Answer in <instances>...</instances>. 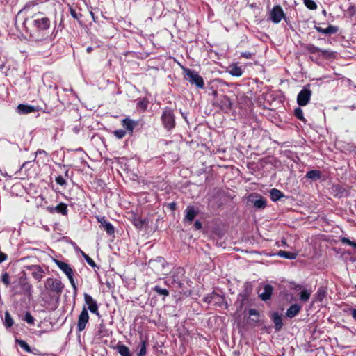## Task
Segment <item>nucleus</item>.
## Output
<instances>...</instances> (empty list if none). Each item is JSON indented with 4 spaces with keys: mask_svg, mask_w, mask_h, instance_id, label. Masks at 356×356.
<instances>
[{
    "mask_svg": "<svg viewBox=\"0 0 356 356\" xmlns=\"http://www.w3.org/2000/svg\"><path fill=\"white\" fill-rule=\"evenodd\" d=\"M320 52L321 53L322 56H323L326 58H330L333 57V56H334V53L329 50L321 49V51H320Z\"/></svg>",
    "mask_w": 356,
    "mask_h": 356,
    "instance_id": "c03bdc74",
    "label": "nucleus"
},
{
    "mask_svg": "<svg viewBox=\"0 0 356 356\" xmlns=\"http://www.w3.org/2000/svg\"><path fill=\"white\" fill-rule=\"evenodd\" d=\"M92 51V47H89L87 48V51L90 52Z\"/></svg>",
    "mask_w": 356,
    "mask_h": 356,
    "instance_id": "052dcab7",
    "label": "nucleus"
},
{
    "mask_svg": "<svg viewBox=\"0 0 356 356\" xmlns=\"http://www.w3.org/2000/svg\"><path fill=\"white\" fill-rule=\"evenodd\" d=\"M115 349L121 356H131L129 348L120 342L116 345Z\"/></svg>",
    "mask_w": 356,
    "mask_h": 356,
    "instance_id": "412c9836",
    "label": "nucleus"
},
{
    "mask_svg": "<svg viewBox=\"0 0 356 356\" xmlns=\"http://www.w3.org/2000/svg\"><path fill=\"white\" fill-rule=\"evenodd\" d=\"M341 241L343 243L349 245H350V246H352V247H353V248H355L356 249V242L352 241H350V239H348L346 237H341Z\"/></svg>",
    "mask_w": 356,
    "mask_h": 356,
    "instance_id": "79ce46f5",
    "label": "nucleus"
},
{
    "mask_svg": "<svg viewBox=\"0 0 356 356\" xmlns=\"http://www.w3.org/2000/svg\"><path fill=\"white\" fill-rule=\"evenodd\" d=\"M186 214L185 216L184 220H187L188 222H192L193 220V219L195 218V217L196 216L197 212L195 211L194 208L191 206H188L186 208Z\"/></svg>",
    "mask_w": 356,
    "mask_h": 356,
    "instance_id": "5701e85b",
    "label": "nucleus"
},
{
    "mask_svg": "<svg viewBox=\"0 0 356 356\" xmlns=\"http://www.w3.org/2000/svg\"><path fill=\"white\" fill-rule=\"evenodd\" d=\"M170 207L172 209H175V207H176V204L175 202H172V203L170 204Z\"/></svg>",
    "mask_w": 356,
    "mask_h": 356,
    "instance_id": "bf43d9fd",
    "label": "nucleus"
},
{
    "mask_svg": "<svg viewBox=\"0 0 356 356\" xmlns=\"http://www.w3.org/2000/svg\"><path fill=\"white\" fill-rule=\"evenodd\" d=\"M156 261H158L159 262H161V263H162V264H163L164 259L161 257H157Z\"/></svg>",
    "mask_w": 356,
    "mask_h": 356,
    "instance_id": "4d7b16f0",
    "label": "nucleus"
},
{
    "mask_svg": "<svg viewBox=\"0 0 356 356\" xmlns=\"http://www.w3.org/2000/svg\"><path fill=\"white\" fill-rule=\"evenodd\" d=\"M70 13L71 15V16L75 19H79V17L81 16V15H79L76 10L74 9H73L72 8H70Z\"/></svg>",
    "mask_w": 356,
    "mask_h": 356,
    "instance_id": "de8ad7c7",
    "label": "nucleus"
},
{
    "mask_svg": "<svg viewBox=\"0 0 356 356\" xmlns=\"http://www.w3.org/2000/svg\"><path fill=\"white\" fill-rule=\"evenodd\" d=\"M97 220L100 223V227L103 228L108 234L112 235L114 234V227L112 225L111 222L106 220L105 217H98Z\"/></svg>",
    "mask_w": 356,
    "mask_h": 356,
    "instance_id": "4468645a",
    "label": "nucleus"
},
{
    "mask_svg": "<svg viewBox=\"0 0 356 356\" xmlns=\"http://www.w3.org/2000/svg\"><path fill=\"white\" fill-rule=\"evenodd\" d=\"M56 211L58 213H60L63 215H67V205L65 203H60L55 208H51L50 211Z\"/></svg>",
    "mask_w": 356,
    "mask_h": 356,
    "instance_id": "a878e982",
    "label": "nucleus"
},
{
    "mask_svg": "<svg viewBox=\"0 0 356 356\" xmlns=\"http://www.w3.org/2000/svg\"><path fill=\"white\" fill-rule=\"evenodd\" d=\"M195 229L199 230L202 228V223L199 220H196L194 223Z\"/></svg>",
    "mask_w": 356,
    "mask_h": 356,
    "instance_id": "864d4df0",
    "label": "nucleus"
},
{
    "mask_svg": "<svg viewBox=\"0 0 356 356\" xmlns=\"http://www.w3.org/2000/svg\"><path fill=\"white\" fill-rule=\"evenodd\" d=\"M321 172L319 170H309L306 174V177L311 179H318L321 178Z\"/></svg>",
    "mask_w": 356,
    "mask_h": 356,
    "instance_id": "cd10ccee",
    "label": "nucleus"
},
{
    "mask_svg": "<svg viewBox=\"0 0 356 356\" xmlns=\"http://www.w3.org/2000/svg\"><path fill=\"white\" fill-rule=\"evenodd\" d=\"M270 197L273 201L275 202L284 197V195L280 190L273 188L270 191Z\"/></svg>",
    "mask_w": 356,
    "mask_h": 356,
    "instance_id": "b1692460",
    "label": "nucleus"
},
{
    "mask_svg": "<svg viewBox=\"0 0 356 356\" xmlns=\"http://www.w3.org/2000/svg\"><path fill=\"white\" fill-rule=\"evenodd\" d=\"M33 24L38 31L47 30L50 26V19L43 15L42 13H35L33 16Z\"/></svg>",
    "mask_w": 356,
    "mask_h": 356,
    "instance_id": "20e7f679",
    "label": "nucleus"
},
{
    "mask_svg": "<svg viewBox=\"0 0 356 356\" xmlns=\"http://www.w3.org/2000/svg\"><path fill=\"white\" fill-rule=\"evenodd\" d=\"M301 307L298 304H293L287 309L286 315L289 318H293L300 312Z\"/></svg>",
    "mask_w": 356,
    "mask_h": 356,
    "instance_id": "aec40b11",
    "label": "nucleus"
},
{
    "mask_svg": "<svg viewBox=\"0 0 356 356\" xmlns=\"http://www.w3.org/2000/svg\"><path fill=\"white\" fill-rule=\"evenodd\" d=\"M294 115L298 120L304 122H306V120L303 115V111L300 107H298L294 110Z\"/></svg>",
    "mask_w": 356,
    "mask_h": 356,
    "instance_id": "f704fd0d",
    "label": "nucleus"
},
{
    "mask_svg": "<svg viewBox=\"0 0 356 356\" xmlns=\"http://www.w3.org/2000/svg\"><path fill=\"white\" fill-rule=\"evenodd\" d=\"M65 285L58 279L49 277L45 280L44 288L52 298L59 299Z\"/></svg>",
    "mask_w": 356,
    "mask_h": 356,
    "instance_id": "f257e3e1",
    "label": "nucleus"
},
{
    "mask_svg": "<svg viewBox=\"0 0 356 356\" xmlns=\"http://www.w3.org/2000/svg\"><path fill=\"white\" fill-rule=\"evenodd\" d=\"M309 88V85L305 86L298 95L297 102L300 106H306L311 99L312 91Z\"/></svg>",
    "mask_w": 356,
    "mask_h": 356,
    "instance_id": "1a4fd4ad",
    "label": "nucleus"
},
{
    "mask_svg": "<svg viewBox=\"0 0 356 356\" xmlns=\"http://www.w3.org/2000/svg\"><path fill=\"white\" fill-rule=\"evenodd\" d=\"M15 341L26 352H27V353L31 352V349L30 346L28 345V343L25 341L22 340V339H16Z\"/></svg>",
    "mask_w": 356,
    "mask_h": 356,
    "instance_id": "2f4dec72",
    "label": "nucleus"
},
{
    "mask_svg": "<svg viewBox=\"0 0 356 356\" xmlns=\"http://www.w3.org/2000/svg\"><path fill=\"white\" fill-rule=\"evenodd\" d=\"M218 297V296L217 294L211 293V294L204 297L203 300L204 302L210 304L213 301L214 299H216Z\"/></svg>",
    "mask_w": 356,
    "mask_h": 356,
    "instance_id": "a19ab883",
    "label": "nucleus"
},
{
    "mask_svg": "<svg viewBox=\"0 0 356 356\" xmlns=\"http://www.w3.org/2000/svg\"><path fill=\"white\" fill-rule=\"evenodd\" d=\"M252 56V54L249 51H245V52H242L241 54V57H243V58H250Z\"/></svg>",
    "mask_w": 356,
    "mask_h": 356,
    "instance_id": "8fccbe9b",
    "label": "nucleus"
},
{
    "mask_svg": "<svg viewBox=\"0 0 356 356\" xmlns=\"http://www.w3.org/2000/svg\"><path fill=\"white\" fill-rule=\"evenodd\" d=\"M254 206L258 209H264L266 206V200L263 197H260L254 202Z\"/></svg>",
    "mask_w": 356,
    "mask_h": 356,
    "instance_id": "c85d7f7f",
    "label": "nucleus"
},
{
    "mask_svg": "<svg viewBox=\"0 0 356 356\" xmlns=\"http://www.w3.org/2000/svg\"><path fill=\"white\" fill-rule=\"evenodd\" d=\"M277 255L280 257L288 259H295L297 257V254L291 252H286L284 250H280L277 252Z\"/></svg>",
    "mask_w": 356,
    "mask_h": 356,
    "instance_id": "393cba45",
    "label": "nucleus"
},
{
    "mask_svg": "<svg viewBox=\"0 0 356 356\" xmlns=\"http://www.w3.org/2000/svg\"><path fill=\"white\" fill-rule=\"evenodd\" d=\"M184 78L191 84L195 85L198 88H204V82L203 78L194 70L184 68Z\"/></svg>",
    "mask_w": 356,
    "mask_h": 356,
    "instance_id": "f03ea898",
    "label": "nucleus"
},
{
    "mask_svg": "<svg viewBox=\"0 0 356 356\" xmlns=\"http://www.w3.org/2000/svg\"><path fill=\"white\" fill-rule=\"evenodd\" d=\"M137 104L138 107L145 110L147 107L148 102L145 99H143L142 101L138 102Z\"/></svg>",
    "mask_w": 356,
    "mask_h": 356,
    "instance_id": "49530a36",
    "label": "nucleus"
},
{
    "mask_svg": "<svg viewBox=\"0 0 356 356\" xmlns=\"http://www.w3.org/2000/svg\"><path fill=\"white\" fill-rule=\"evenodd\" d=\"M88 321L89 314L88 310L85 307H83L78 318L77 331L82 332L83 330H84L87 323H88Z\"/></svg>",
    "mask_w": 356,
    "mask_h": 356,
    "instance_id": "9d476101",
    "label": "nucleus"
},
{
    "mask_svg": "<svg viewBox=\"0 0 356 356\" xmlns=\"http://www.w3.org/2000/svg\"><path fill=\"white\" fill-rule=\"evenodd\" d=\"M26 269L31 272L32 276L38 281L40 282L44 277V270L40 265H29L25 266Z\"/></svg>",
    "mask_w": 356,
    "mask_h": 356,
    "instance_id": "9b49d317",
    "label": "nucleus"
},
{
    "mask_svg": "<svg viewBox=\"0 0 356 356\" xmlns=\"http://www.w3.org/2000/svg\"><path fill=\"white\" fill-rule=\"evenodd\" d=\"M284 19L288 23V19L286 17L283 9L280 5L275 6L269 13V19L275 24H278Z\"/></svg>",
    "mask_w": 356,
    "mask_h": 356,
    "instance_id": "0eeeda50",
    "label": "nucleus"
},
{
    "mask_svg": "<svg viewBox=\"0 0 356 356\" xmlns=\"http://www.w3.org/2000/svg\"><path fill=\"white\" fill-rule=\"evenodd\" d=\"M144 220L141 218H135L134 220V225L138 228H142L144 225Z\"/></svg>",
    "mask_w": 356,
    "mask_h": 356,
    "instance_id": "a18cd8bd",
    "label": "nucleus"
},
{
    "mask_svg": "<svg viewBox=\"0 0 356 356\" xmlns=\"http://www.w3.org/2000/svg\"><path fill=\"white\" fill-rule=\"evenodd\" d=\"M273 290V289L271 285L266 284L264 287V291L259 294L260 298L264 301L270 299Z\"/></svg>",
    "mask_w": 356,
    "mask_h": 356,
    "instance_id": "dca6fc26",
    "label": "nucleus"
},
{
    "mask_svg": "<svg viewBox=\"0 0 356 356\" xmlns=\"http://www.w3.org/2000/svg\"><path fill=\"white\" fill-rule=\"evenodd\" d=\"M56 182L60 186H64L66 184L65 179L62 176L56 177Z\"/></svg>",
    "mask_w": 356,
    "mask_h": 356,
    "instance_id": "09e8293b",
    "label": "nucleus"
},
{
    "mask_svg": "<svg viewBox=\"0 0 356 356\" xmlns=\"http://www.w3.org/2000/svg\"><path fill=\"white\" fill-rule=\"evenodd\" d=\"M147 343L145 340H142L140 344V350L138 356H145L147 352Z\"/></svg>",
    "mask_w": 356,
    "mask_h": 356,
    "instance_id": "72a5a7b5",
    "label": "nucleus"
},
{
    "mask_svg": "<svg viewBox=\"0 0 356 356\" xmlns=\"http://www.w3.org/2000/svg\"><path fill=\"white\" fill-rule=\"evenodd\" d=\"M55 262H56L57 266L67 275V277L69 279L70 282L73 288L74 293H76L77 286L74 280L72 268L70 267V266L68 264H67L65 262H63V261H61L59 260H55Z\"/></svg>",
    "mask_w": 356,
    "mask_h": 356,
    "instance_id": "39448f33",
    "label": "nucleus"
},
{
    "mask_svg": "<svg viewBox=\"0 0 356 356\" xmlns=\"http://www.w3.org/2000/svg\"><path fill=\"white\" fill-rule=\"evenodd\" d=\"M23 320L25 321L28 324L34 325L35 318H33V316L31 314V313L29 312H26L25 313Z\"/></svg>",
    "mask_w": 356,
    "mask_h": 356,
    "instance_id": "c9c22d12",
    "label": "nucleus"
},
{
    "mask_svg": "<svg viewBox=\"0 0 356 356\" xmlns=\"http://www.w3.org/2000/svg\"><path fill=\"white\" fill-rule=\"evenodd\" d=\"M305 6L310 10H316L317 8L316 3L313 0H303Z\"/></svg>",
    "mask_w": 356,
    "mask_h": 356,
    "instance_id": "e433bc0d",
    "label": "nucleus"
},
{
    "mask_svg": "<svg viewBox=\"0 0 356 356\" xmlns=\"http://www.w3.org/2000/svg\"><path fill=\"white\" fill-rule=\"evenodd\" d=\"M181 270H178L177 273H173L171 277L165 280V284L168 286L175 288L176 291L183 289L184 284L179 277V274L181 273Z\"/></svg>",
    "mask_w": 356,
    "mask_h": 356,
    "instance_id": "6e6552de",
    "label": "nucleus"
},
{
    "mask_svg": "<svg viewBox=\"0 0 356 356\" xmlns=\"http://www.w3.org/2000/svg\"><path fill=\"white\" fill-rule=\"evenodd\" d=\"M18 113L21 114H27L35 111V108L32 106L25 105V104H19L17 106Z\"/></svg>",
    "mask_w": 356,
    "mask_h": 356,
    "instance_id": "4be33fe9",
    "label": "nucleus"
},
{
    "mask_svg": "<svg viewBox=\"0 0 356 356\" xmlns=\"http://www.w3.org/2000/svg\"><path fill=\"white\" fill-rule=\"evenodd\" d=\"M14 324V321L13 319L12 318L10 313L6 311L5 312V318H4V321H3V325L4 326L6 327V328H10Z\"/></svg>",
    "mask_w": 356,
    "mask_h": 356,
    "instance_id": "bb28decb",
    "label": "nucleus"
},
{
    "mask_svg": "<svg viewBox=\"0 0 356 356\" xmlns=\"http://www.w3.org/2000/svg\"><path fill=\"white\" fill-rule=\"evenodd\" d=\"M252 292V286L250 282H245L243 285L242 291L238 295L235 305L237 308V311H241L246 300L251 295Z\"/></svg>",
    "mask_w": 356,
    "mask_h": 356,
    "instance_id": "7ed1b4c3",
    "label": "nucleus"
},
{
    "mask_svg": "<svg viewBox=\"0 0 356 356\" xmlns=\"http://www.w3.org/2000/svg\"><path fill=\"white\" fill-rule=\"evenodd\" d=\"M1 281L6 285L8 286L10 284V276L7 272H5L2 274Z\"/></svg>",
    "mask_w": 356,
    "mask_h": 356,
    "instance_id": "37998d69",
    "label": "nucleus"
},
{
    "mask_svg": "<svg viewBox=\"0 0 356 356\" xmlns=\"http://www.w3.org/2000/svg\"><path fill=\"white\" fill-rule=\"evenodd\" d=\"M305 49L311 54H316V53L320 52V51H321V49L320 48H318L312 44H305Z\"/></svg>",
    "mask_w": 356,
    "mask_h": 356,
    "instance_id": "473e14b6",
    "label": "nucleus"
},
{
    "mask_svg": "<svg viewBox=\"0 0 356 356\" xmlns=\"http://www.w3.org/2000/svg\"><path fill=\"white\" fill-rule=\"evenodd\" d=\"M352 317L356 321V309H350Z\"/></svg>",
    "mask_w": 356,
    "mask_h": 356,
    "instance_id": "5fc2aeb1",
    "label": "nucleus"
},
{
    "mask_svg": "<svg viewBox=\"0 0 356 356\" xmlns=\"http://www.w3.org/2000/svg\"><path fill=\"white\" fill-rule=\"evenodd\" d=\"M138 125V122L135 120L126 118L122 120V126L125 129L126 132L132 135L134 128Z\"/></svg>",
    "mask_w": 356,
    "mask_h": 356,
    "instance_id": "ddd939ff",
    "label": "nucleus"
},
{
    "mask_svg": "<svg viewBox=\"0 0 356 356\" xmlns=\"http://www.w3.org/2000/svg\"><path fill=\"white\" fill-rule=\"evenodd\" d=\"M327 291L324 287H320L318 289V291L316 293V297L317 300L322 301L323 298L326 296Z\"/></svg>",
    "mask_w": 356,
    "mask_h": 356,
    "instance_id": "c756f323",
    "label": "nucleus"
},
{
    "mask_svg": "<svg viewBox=\"0 0 356 356\" xmlns=\"http://www.w3.org/2000/svg\"><path fill=\"white\" fill-rule=\"evenodd\" d=\"M81 255L83 257V258L85 259V260L86 261V262L88 263V265H90L91 267H95L96 266L95 262L88 254H86L83 251H81Z\"/></svg>",
    "mask_w": 356,
    "mask_h": 356,
    "instance_id": "58836bf2",
    "label": "nucleus"
},
{
    "mask_svg": "<svg viewBox=\"0 0 356 356\" xmlns=\"http://www.w3.org/2000/svg\"><path fill=\"white\" fill-rule=\"evenodd\" d=\"M31 163H32V161H25V162L22 164V165L21 168H26V165H28L31 164Z\"/></svg>",
    "mask_w": 356,
    "mask_h": 356,
    "instance_id": "6e6d98bb",
    "label": "nucleus"
},
{
    "mask_svg": "<svg viewBox=\"0 0 356 356\" xmlns=\"http://www.w3.org/2000/svg\"><path fill=\"white\" fill-rule=\"evenodd\" d=\"M7 257H8L5 253L0 252V263H2L4 261H6L7 259Z\"/></svg>",
    "mask_w": 356,
    "mask_h": 356,
    "instance_id": "603ef678",
    "label": "nucleus"
},
{
    "mask_svg": "<svg viewBox=\"0 0 356 356\" xmlns=\"http://www.w3.org/2000/svg\"><path fill=\"white\" fill-rule=\"evenodd\" d=\"M315 29L321 33L323 34H334L336 33L338 31V28L337 26L329 25L327 28L323 29L321 26H315Z\"/></svg>",
    "mask_w": 356,
    "mask_h": 356,
    "instance_id": "f3484780",
    "label": "nucleus"
},
{
    "mask_svg": "<svg viewBox=\"0 0 356 356\" xmlns=\"http://www.w3.org/2000/svg\"><path fill=\"white\" fill-rule=\"evenodd\" d=\"M79 128L77 127H75L73 128V131L75 133V134H78L79 132Z\"/></svg>",
    "mask_w": 356,
    "mask_h": 356,
    "instance_id": "13d9d810",
    "label": "nucleus"
},
{
    "mask_svg": "<svg viewBox=\"0 0 356 356\" xmlns=\"http://www.w3.org/2000/svg\"><path fill=\"white\" fill-rule=\"evenodd\" d=\"M19 284L22 289L26 293H31L32 291V285L27 280L26 277H21L19 279Z\"/></svg>",
    "mask_w": 356,
    "mask_h": 356,
    "instance_id": "6ab92c4d",
    "label": "nucleus"
},
{
    "mask_svg": "<svg viewBox=\"0 0 356 356\" xmlns=\"http://www.w3.org/2000/svg\"><path fill=\"white\" fill-rule=\"evenodd\" d=\"M228 72L233 76L239 77L243 74V70L236 64L229 65Z\"/></svg>",
    "mask_w": 356,
    "mask_h": 356,
    "instance_id": "a211bd4d",
    "label": "nucleus"
},
{
    "mask_svg": "<svg viewBox=\"0 0 356 356\" xmlns=\"http://www.w3.org/2000/svg\"><path fill=\"white\" fill-rule=\"evenodd\" d=\"M161 120L166 129L170 130L173 129L175 126L173 111L168 107L165 108L161 115Z\"/></svg>",
    "mask_w": 356,
    "mask_h": 356,
    "instance_id": "423d86ee",
    "label": "nucleus"
},
{
    "mask_svg": "<svg viewBox=\"0 0 356 356\" xmlns=\"http://www.w3.org/2000/svg\"><path fill=\"white\" fill-rule=\"evenodd\" d=\"M311 294H312V291L311 290L304 289L300 293V300L302 302H307L309 300V297H310Z\"/></svg>",
    "mask_w": 356,
    "mask_h": 356,
    "instance_id": "7c9ffc66",
    "label": "nucleus"
},
{
    "mask_svg": "<svg viewBox=\"0 0 356 356\" xmlns=\"http://www.w3.org/2000/svg\"><path fill=\"white\" fill-rule=\"evenodd\" d=\"M153 289L159 295H163L164 296H168L169 295V292L167 289H162L159 286H155Z\"/></svg>",
    "mask_w": 356,
    "mask_h": 356,
    "instance_id": "4c0bfd02",
    "label": "nucleus"
},
{
    "mask_svg": "<svg viewBox=\"0 0 356 356\" xmlns=\"http://www.w3.org/2000/svg\"><path fill=\"white\" fill-rule=\"evenodd\" d=\"M248 314L250 316H259V312L255 309H250Z\"/></svg>",
    "mask_w": 356,
    "mask_h": 356,
    "instance_id": "3c124183",
    "label": "nucleus"
},
{
    "mask_svg": "<svg viewBox=\"0 0 356 356\" xmlns=\"http://www.w3.org/2000/svg\"><path fill=\"white\" fill-rule=\"evenodd\" d=\"M84 300L86 304L88 305V308H86L87 310L88 309L90 312L98 315L99 312L97 301L94 300L91 296L87 293L84 294Z\"/></svg>",
    "mask_w": 356,
    "mask_h": 356,
    "instance_id": "f8f14e48",
    "label": "nucleus"
},
{
    "mask_svg": "<svg viewBox=\"0 0 356 356\" xmlns=\"http://www.w3.org/2000/svg\"><path fill=\"white\" fill-rule=\"evenodd\" d=\"M271 319L275 324V329L276 331H280L282 326V318L277 312H274L271 315Z\"/></svg>",
    "mask_w": 356,
    "mask_h": 356,
    "instance_id": "2eb2a0df",
    "label": "nucleus"
},
{
    "mask_svg": "<svg viewBox=\"0 0 356 356\" xmlns=\"http://www.w3.org/2000/svg\"><path fill=\"white\" fill-rule=\"evenodd\" d=\"M126 131L123 129H118L113 131V135L118 139L123 138L126 135Z\"/></svg>",
    "mask_w": 356,
    "mask_h": 356,
    "instance_id": "ea45409f",
    "label": "nucleus"
}]
</instances>
